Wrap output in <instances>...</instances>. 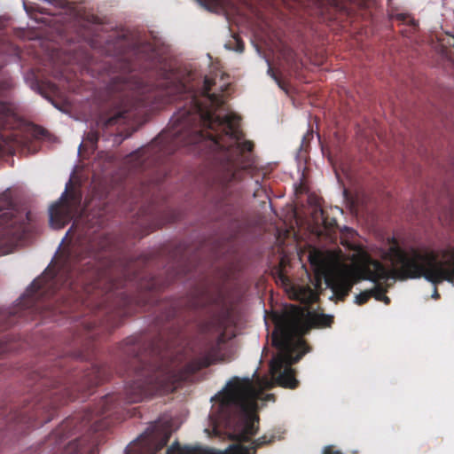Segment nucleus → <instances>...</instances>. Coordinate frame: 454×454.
<instances>
[{
	"instance_id": "19",
	"label": "nucleus",
	"mask_w": 454,
	"mask_h": 454,
	"mask_svg": "<svg viewBox=\"0 0 454 454\" xmlns=\"http://www.w3.org/2000/svg\"><path fill=\"white\" fill-rule=\"evenodd\" d=\"M280 55L289 67H299L297 53L291 47L287 45H283L280 50Z\"/></svg>"
},
{
	"instance_id": "26",
	"label": "nucleus",
	"mask_w": 454,
	"mask_h": 454,
	"mask_svg": "<svg viewBox=\"0 0 454 454\" xmlns=\"http://www.w3.org/2000/svg\"><path fill=\"white\" fill-rule=\"evenodd\" d=\"M206 303H207V301H205L198 300V301H192V306L194 309H199V308L205 307V306H206Z\"/></svg>"
},
{
	"instance_id": "35",
	"label": "nucleus",
	"mask_w": 454,
	"mask_h": 454,
	"mask_svg": "<svg viewBox=\"0 0 454 454\" xmlns=\"http://www.w3.org/2000/svg\"><path fill=\"white\" fill-rule=\"evenodd\" d=\"M46 131L43 129H40V135L43 136Z\"/></svg>"
},
{
	"instance_id": "24",
	"label": "nucleus",
	"mask_w": 454,
	"mask_h": 454,
	"mask_svg": "<svg viewBox=\"0 0 454 454\" xmlns=\"http://www.w3.org/2000/svg\"><path fill=\"white\" fill-rule=\"evenodd\" d=\"M370 298L371 294L369 289L363 291L356 296V303L358 305H363L366 303L370 300Z\"/></svg>"
},
{
	"instance_id": "3",
	"label": "nucleus",
	"mask_w": 454,
	"mask_h": 454,
	"mask_svg": "<svg viewBox=\"0 0 454 454\" xmlns=\"http://www.w3.org/2000/svg\"><path fill=\"white\" fill-rule=\"evenodd\" d=\"M173 117L168 128L154 138L147 146L142 147L132 153L128 157V162L132 168L145 171L153 168V175L149 180L141 184V196L150 205L140 208V214L148 216L149 221L154 218L153 200L150 195L152 190L158 188L160 184L167 176L165 163L168 156L178 148L194 146L193 150L208 146L214 153L217 179L223 185L232 181L239 180L241 170L249 165L250 153L254 144L251 141L240 142L243 132L237 142L223 129L215 127L209 128L204 124L194 121H187L181 130L173 137Z\"/></svg>"
},
{
	"instance_id": "5",
	"label": "nucleus",
	"mask_w": 454,
	"mask_h": 454,
	"mask_svg": "<svg viewBox=\"0 0 454 454\" xmlns=\"http://www.w3.org/2000/svg\"><path fill=\"white\" fill-rule=\"evenodd\" d=\"M384 258L390 262L391 270L386 267V278L372 281L374 286L369 289L371 297L379 301L387 292L389 286L386 282L390 278L407 280L424 278L435 285L443 281L454 283V246L448 245L437 254L415 247H403L393 239Z\"/></svg>"
},
{
	"instance_id": "29",
	"label": "nucleus",
	"mask_w": 454,
	"mask_h": 454,
	"mask_svg": "<svg viewBox=\"0 0 454 454\" xmlns=\"http://www.w3.org/2000/svg\"><path fill=\"white\" fill-rule=\"evenodd\" d=\"M296 87H285V86H282L280 87V89L287 95H289L291 93V91L295 89Z\"/></svg>"
},
{
	"instance_id": "18",
	"label": "nucleus",
	"mask_w": 454,
	"mask_h": 454,
	"mask_svg": "<svg viewBox=\"0 0 454 454\" xmlns=\"http://www.w3.org/2000/svg\"><path fill=\"white\" fill-rule=\"evenodd\" d=\"M197 265L193 262V259L186 258L184 254L180 255V258L177 261V276H186L192 270H196Z\"/></svg>"
},
{
	"instance_id": "23",
	"label": "nucleus",
	"mask_w": 454,
	"mask_h": 454,
	"mask_svg": "<svg viewBox=\"0 0 454 454\" xmlns=\"http://www.w3.org/2000/svg\"><path fill=\"white\" fill-rule=\"evenodd\" d=\"M179 315V310L177 309V306L174 303H171L169 305V309L167 312L164 313L162 316L167 321H170L176 317H177Z\"/></svg>"
},
{
	"instance_id": "38",
	"label": "nucleus",
	"mask_w": 454,
	"mask_h": 454,
	"mask_svg": "<svg viewBox=\"0 0 454 454\" xmlns=\"http://www.w3.org/2000/svg\"><path fill=\"white\" fill-rule=\"evenodd\" d=\"M134 85L138 86V85H142V84L141 83H135Z\"/></svg>"
},
{
	"instance_id": "11",
	"label": "nucleus",
	"mask_w": 454,
	"mask_h": 454,
	"mask_svg": "<svg viewBox=\"0 0 454 454\" xmlns=\"http://www.w3.org/2000/svg\"><path fill=\"white\" fill-rule=\"evenodd\" d=\"M36 93L47 99L60 111H67L68 108L82 104V98H79L78 95L85 92L93 95L96 87H34Z\"/></svg>"
},
{
	"instance_id": "17",
	"label": "nucleus",
	"mask_w": 454,
	"mask_h": 454,
	"mask_svg": "<svg viewBox=\"0 0 454 454\" xmlns=\"http://www.w3.org/2000/svg\"><path fill=\"white\" fill-rule=\"evenodd\" d=\"M311 215L313 221L317 224H322L325 228H331L335 223V220H328L325 211L323 209L319 203L315 205Z\"/></svg>"
},
{
	"instance_id": "2",
	"label": "nucleus",
	"mask_w": 454,
	"mask_h": 454,
	"mask_svg": "<svg viewBox=\"0 0 454 454\" xmlns=\"http://www.w3.org/2000/svg\"><path fill=\"white\" fill-rule=\"evenodd\" d=\"M213 87H100L106 97L102 103L113 106L114 114L101 119L103 127L126 123L129 121H145L148 115L172 103L184 104L173 115V137L187 121L218 127L227 132L236 143L240 137L239 118L232 114L220 116L216 110L224 104L223 92L212 91ZM223 87H221L223 89Z\"/></svg>"
},
{
	"instance_id": "12",
	"label": "nucleus",
	"mask_w": 454,
	"mask_h": 454,
	"mask_svg": "<svg viewBox=\"0 0 454 454\" xmlns=\"http://www.w3.org/2000/svg\"><path fill=\"white\" fill-rule=\"evenodd\" d=\"M170 435L168 426L155 423L135 441L126 454H155L167 445Z\"/></svg>"
},
{
	"instance_id": "33",
	"label": "nucleus",
	"mask_w": 454,
	"mask_h": 454,
	"mask_svg": "<svg viewBox=\"0 0 454 454\" xmlns=\"http://www.w3.org/2000/svg\"><path fill=\"white\" fill-rule=\"evenodd\" d=\"M274 79H275V81L278 82V86L285 85V84H284V83H282V82L279 81V79H278L277 76H275V75H274Z\"/></svg>"
},
{
	"instance_id": "22",
	"label": "nucleus",
	"mask_w": 454,
	"mask_h": 454,
	"mask_svg": "<svg viewBox=\"0 0 454 454\" xmlns=\"http://www.w3.org/2000/svg\"><path fill=\"white\" fill-rule=\"evenodd\" d=\"M98 137H99V136H98V131L90 130L86 135L85 142L87 144H90V145L91 146L92 150H95L97 143L98 141Z\"/></svg>"
},
{
	"instance_id": "16",
	"label": "nucleus",
	"mask_w": 454,
	"mask_h": 454,
	"mask_svg": "<svg viewBox=\"0 0 454 454\" xmlns=\"http://www.w3.org/2000/svg\"><path fill=\"white\" fill-rule=\"evenodd\" d=\"M294 308L300 309L302 311L303 320L306 322V324H308V326L309 327V330L303 335L307 334L313 326L329 327L333 323V317L331 315H326L323 313L309 314L307 313L306 309L302 307L297 305H290L284 311V313L278 318L274 331L280 332L282 330L286 321V317L287 316V314L292 312Z\"/></svg>"
},
{
	"instance_id": "31",
	"label": "nucleus",
	"mask_w": 454,
	"mask_h": 454,
	"mask_svg": "<svg viewBox=\"0 0 454 454\" xmlns=\"http://www.w3.org/2000/svg\"><path fill=\"white\" fill-rule=\"evenodd\" d=\"M439 284H440V283H438V285H439ZM433 285L434 286V294H433L432 297H433L434 299H438V298L440 297V294H439L438 290H437V287H436L437 284H436V285H435V284H433Z\"/></svg>"
},
{
	"instance_id": "14",
	"label": "nucleus",
	"mask_w": 454,
	"mask_h": 454,
	"mask_svg": "<svg viewBox=\"0 0 454 454\" xmlns=\"http://www.w3.org/2000/svg\"><path fill=\"white\" fill-rule=\"evenodd\" d=\"M274 441V436L263 435L253 442L250 447L240 444L230 446L225 451L217 452L213 450L197 447H181L177 442L172 444L167 450V454H255L256 450Z\"/></svg>"
},
{
	"instance_id": "27",
	"label": "nucleus",
	"mask_w": 454,
	"mask_h": 454,
	"mask_svg": "<svg viewBox=\"0 0 454 454\" xmlns=\"http://www.w3.org/2000/svg\"><path fill=\"white\" fill-rule=\"evenodd\" d=\"M236 41H237L236 51L242 52L244 51V43L240 39H236Z\"/></svg>"
},
{
	"instance_id": "15",
	"label": "nucleus",
	"mask_w": 454,
	"mask_h": 454,
	"mask_svg": "<svg viewBox=\"0 0 454 454\" xmlns=\"http://www.w3.org/2000/svg\"><path fill=\"white\" fill-rule=\"evenodd\" d=\"M7 88L0 87V157L12 153L8 136L4 135L2 130L13 129L17 119L11 104L6 99Z\"/></svg>"
},
{
	"instance_id": "20",
	"label": "nucleus",
	"mask_w": 454,
	"mask_h": 454,
	"mask_svg": "<svg viewBox=\"0 0 454 454\" xmlns=\"http://www.w3.org/2000/svg\"><path fill=\"white\" fill-rule=\"evenodd\" d=\"M315 298V293L313 290L308 286L306 288H302L300 290V293L297 294V299L301 300L302 302L309 303Z\"/></svg>"
},
{
	"instance_id": "10",
	"label": "nucleus",
	"mask_w": 454,
	"mask_h": 454,
	"mask_svg": "<svg viewBox=\"0 0 454 454\" xmlns=\"http://www.w3.org/2000/svg\"><path fill=\"white\" fill-rule=\"evenodd\" d=\"M93 61V56L85 46L69 44L51 51L49 57L50 72L56 79L71 83L77 71L90 67Z\"/></svg>"
},
{
	"instance_id": "21",
	"label": "nucleus",
	"mask_w": 454,
	"mask_h": 454,
	"mask_svg": "<svg viewBox=\"0 0 454 454\" xmlns=\"http://www.w3.org/2000/svg\"><path fill=\"white\" fill-rule=\"evenodd\" d=\"M14 344L11 342L9 339L4 338V340H0V358L5 354L14 350Z\"/></svg>"
},
{
	"instance_id": "32",
	"label": "nucleus",
	"mask_w": 454,
	"mask_h": 454,
	"mask_svg": "<svg viewBox=\"0 0 454 454\" xmlns=\"http://www.w3.org/2000/svg\"><path fill=\"white\" fill-rule=\"evenodd\" d=\"M380 301H382L385 304L388 305L390 303V298L387 296L385 294Z\"/></svg>"
},
{
	"instance_id": "9",
	"label": "nucleus",
	"mask_w": 454,
	"mask_h": 454,
	"mask_svg": "<svg viewBox=\"0 0 454 454\" xmlns=\"http://www.w3.org/2000/svg\"><path fill=\"white\" fill-rule=\"evenodd\" d=\"M30 212H20L5 194L0 196V255L13 251L30 231Z\"/></svg>"
},
{
	"instance_id": "8",
	"label": "nucleus",
	"mask_w": 454,
	"mask_h": 454,
	"mask_svg": "<svg viewBox=\"0 0 454 454\" xmlns=\"http://www.w3.org/2000/svg\"><path fill=\"white\" fill-rule=\"evenodd\" d=\"M351 256L352 270L331 276V260L321 250L313 248L309 254V262L317 279L325 278L327 286L334 295L343 301L351 292L355 284L360 280L375 281L379 278H386V266L372 258L361 247H355Z\"/></svg>"
},
{
	"instance_id": "7",
	"label": "nucleus",
	"mask_w": 454,
	"mask_h": 454,
	"mask_svg": "<svg viewBox=\"0 0 454 454\" xmlns=\"http://www.w3.org/2000/svg\"><path fill=\"white\" fill-rule=\"evenodd\" d=\"M309 328L303 320L302 311L294 308L286 317L282 330L272 333V345L278 353L270 361V371L281 387L294 389L299 385L292 365L309 351V345L302 339Z\"/></svg>"
},
{
	"instance_id": "4",
	"label": "nucleus",
	"mask_w": 454,
	"mask_h": 454,
	"mask_svg": "<svg viewBox=\"0 0 454 454\" xmlns=\"http://www.w3.org/2000/svg\"><path fill=\"white\" fill-rule=\"evenodd\" d=\"M98 17L91 16V19L83 22L78 28L79 38L85 43L91 50L97 51L101 55L114 57L124 62L125 72H130L135 64L131 58L136 60L147 62L146 67H158L159 75L170 81V85H189L197 82V85H231L229 81L230 75L217 66H211L207 74L201 71L192 64H170L162 57L160 50L153 43L145 42L130 43L128 37L123 35L113 33L106 37L99 34Z\"/></svg>"
},
{
	"instance_id": "13",
	"label": "nucleus",
	"mask_w": 454,
	"mask_h": 454,
	"mask_svg": "<svg viewBox=\"0 0 454 454\" xmlns=\"http://www.w3.org/2000/svg\"><path fill=\"white\" fill-rule=\"evenodd\" d=\"M82 202L81 193L66 190L59 201L50 207V223L54 229H61L80 212Z\"/></svg>"
},
{
	"instance_id": "25",
	"label": "nucleus",
	"mask_w": 454,
	"mask_h": 454,
	"mask_svg": "<svg viewBox=\"0 0 454 454\" xmlns=\"http://www.w3.org/2000/svg\"><path fill=\"white\" fill-rule=\"evenodd\" d=\"M323 454H342L339 450H335L333 446H326L323 450Z\"/></svg>"
},
{
	"instance_id": "34",
	"label": "nucleus",
	"mask_w": 454,
	"mask_h": 454,
	"mask_svg": "<svg viewBox=\"0 0 454 454\" xmlns=\"http://www.w3.org/2000/svg\"><path fill=\"white\" fill-rule=\"evenodd\" d=\"M266 398H267V400L273 399V395L269 394V395H267Z\"/></svg>"
},
{
	"instance_id": "6",
	"label": "nucleus",
	"mask_w": 454,
	"mask_h": 454,
	"mask_svg": "<svg viewBox=\"0 0 454 454\" xmlns=\"http://www.w3.org/2000/svg\"><path fill=\"white\" fill-rule=\"evenodd\" d=\"M261 390L249 378H231L211 401L210 417L215 424L232 430L233 438L248 442L259 428L255 413Z\"/></svg>"
},
{
	"instance_id": "36",
	"label": "nucleus",
	"mask_w": 454,
	"mask_h": 454,
	"mask_svg": "<svg viewBox=\"0 0 454 454\" xmlns=\"http://www.w3.org/2000/svg\"><path fill=\"white\" fill-rule=\"evenodd\" d=\"M141 261H142L143 263H145V259L144 257L142 258Z\"/></svg>"
},
{
	"instance_id": "28",
	"label": "nucleus",
	"mask_w": 454,
	"mask_h": 454,
	"mask_svg": "<svg viewBox=\"0 0 454 454\" xmlns=\"http://www.w3.org/2000/svg\"><path fill=\"white\" fill-rule=\"evenodd\" d=\"M31 85H49V86H51V85H56V84L54 82H39L36 79L35 82L34 83H32Z\"/></svg>"
},
{
	"instance_id": "1",
	"label": "nucleus",
	"mask_w": 454,
	"mask_h": 454,
	"mask_svg": "<svg viewBox=\"0 0 454 454\" xmlns=\"http://www.w3.org/2000/svg\"><path fill=\"white\" fill-rule=\"evenodd\" d=\"M114 239L110 234L93 238L86 244L64 250L53 266L35 278L22 301L13 309H0V331L18 322L26 311L43 317L58 313L71 317L84 307L91 319L81 322L84 335L75 333L67 350L58 357L50 356L44 364L28 372L27 395L22 404H0V430L23 434L50 422L57 410L79 396L90 395L98 385L108 380L112 369L107 364L83 363L90 343L100 332H112L124 317L153 302V279L148 293L131 296L124 289L128 282L139 278L140 259L113 258Z\"/></svg>"
},
{
	"instance_id": "37",
	"label": "nucleus",
	"mask_w": 454,
	"mask_h": 454,
	"mask_svg": "<svg viewBox=\"0 0 454 454\" xmlns=\"http://www.w3.org/2000/svg\"><path fill=\"white\" fill-rule=\"evenodd\" d=\"M280 278H282L283 281L286 278L283 275H280Z\"/></svg>"
},
{
	"instance_id": "30",
	"label": "nucleus",
	"mask_w": 454,
	"mask_h": 454,
	"mask_svg": "<svg viewBox=\"0 0 454 454\" xmlns=\"http://www.w3.org/2000/svg\"><path fill=\"white\" fill-rule=\"evenodd\" d=\"M146 227H147V230L144 235H147L148 233H150L151 231H153L156 229V226H152V223H148V225Z\"/></svg>"
}]
</instances>
